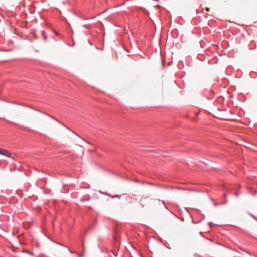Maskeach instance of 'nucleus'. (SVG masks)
<instances>
[{"label":"nucleus","instance_id":"9","mask_svg":"<svg viewBox=\"0 0 257 257\" xmlns=\"http://www.w3.org/2000/svg\"><path fill=\"white\" fill-rule=\"evenodd\" d=\"M104 195H106L107 196H109L110 194L107 193V194H104Z\"/></svg>","mask_w":257,"mask_h":257},{"label":"nucleus","instance_id":"5","mask_svg":"<svg viewBox=\"0 0 257 257\" xmlns=\"http://www.w3.org/2000/svg\"><path fill=\"white\" fill-rule=\"evenodd\" d=\"M42 35H43V36H44V39L45 40H46V36L45 35V32H44V31H42Z\"/></svg>","mask_w":257,"mask_h":257},{"label":"nucleus","instance_id":"7","mask_svg":"<svg viewBox=\"0 0 257 257\" xmlns=\"http://www.w3.org/2000/svg\"><path fill=\"white\" fill-rule=\"evenodd\" d=\"M120 196H121V195H116L112 196L111 197L113 198H115V197H120Z\"/></svg>","mask_w":257,"mask_h":257},{"label":"nucleus","instance_id":"2","mask_svg":"<svg viewBox=\"0 0 257 257\" xmlns=\"http://www.w3.org/2000/svg\"><path fill=\"white\" fill-rule=\"evenodd\" d=\"M11 155V153L9 151H7V150L4 151V156L10 157Z\"/></svg>","mask_w":257,"mask_h":257},{"label":"nucleus","instance_id":"1","mask_svg":"<svg viewBox=\"0 0 257 257\" xmlns=\"http://www.w3.org/2000/svg\"><path fill=\"white\" fill-rule=\"evenodd\" d=\"M170 188L171 190L170 191L172 192L173 193H180L181 192L186 190L184 188L179 187H171Z\"/></svg>","mask_w":257,"mask_h":257},{"label":"nucleus","instance_id":"4","mask_svg":"<svg viewBox=\"0 0 257 257\" xmlns=\"http://www.w3.org/2000/svg\"><path fill=\"white\" fill-rule=\"evenodd\" d=\"M25 252H26V253H27L31 256H34V253L32 252H31L30 251L26 250V251H25Z\"/></svg>","mask_w":257,"mask_h":257},{"label":"nucleus","instance_id":"3","mask_svg":"<svg viewBox=\"0 0 257 257\" xmlns=\"http://www.w3.org/2000/svg\"><path fill=\"white\" fill-rule=\"evenodd\" d=\"M226 202H227V201H225L224 202H220V203H214V205L216 206H217L218 205H222V204H224L226 203Z\"/></svg>","mask_w":257,"mask_h":257},{"label":"nucleus","instance_id":"8","mask_svg":"<svg viewBox=\"0 0 257 257\" xmlns=\"http://www.w3.org/2000/svg\"><path fill=\"white\" fill-rule=\"evenodd\" d=\"M250 215L252 217H253L254 218H255V217L254 216V215H253L252 214H250Z\"/></svg>","mask_w":257,"mask_h":257},{"label":"nucleus","instance_id":"6","mask_svg":"<svg viewBox=\"0 0 257 257\" xmlns=\"http://www.w3.org/2000/svg\"><path fill=\"white\" fill-rule=\"evenodd\" d=\"M4 151H5V150H3V149H2V150H1V153H0V154H1V155H4Z\"/></svg>","mask_w":257,"mask_h":257},{"label":"nucleus","instance_id":"10","mask_svg":"<svg viewBox=\"0 0 257 257\" xmlns=\"http://www.w3.org/2000/svg\"><path fill=\"white\" fill-rule=\"evenodd\" d=\"M239 194H238V193H236L235 194V195H236V196H238L239 195Z\"/></svg>","mask_w":257,"mask_h":257}]
</instances>
